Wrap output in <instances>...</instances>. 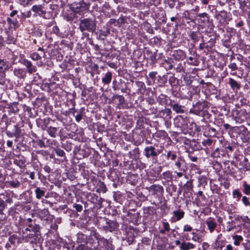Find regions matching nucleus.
I'll use <instances>...</instances> for the list:
<instances>
[{
	"label": "nucleus",
	"instance_id": "1",
	"mask_svg": "<svg viewBox=\"0 0 250 250\" xmlns=\"http://www.w3.org/2000/svg\"><path fill=\"white\" fill-rule=\"evenodd\" d=\"M79 29L82 32L85 30L89 32L93 31L96 29V24L90 19H84L80 21Z\"/></svg>",
	"mask_w": 250,
	"mask_h": 250
},
{
	"label": "nucleus",
	"instance_id": "2",
	"mask_svg": "<svg viewBox=\"0 0 250 250\" xmlns=\"http://www.w3.org/2000/svg\"><path fill=\"white\" fill-rule=\"evenodd\" d=\"M94 249L97 250H112V246L109 242L104 238H99L97 242H95Z\"/></svg>",
	"mask_w": 250,
	"mask_h": 250
},
{
	"label": "nucleus",
	"instance_id": "3",
	"mask_svg": "<svg viewBox=\"0 0 250 250\" xmlns=\"http://www.w3.org/2000/svg\"><path fill=\"white\" fill-rule=\"evenodd\" d=\"M193 185L192 180L188 181L183 186V196L186 199H189L192 195Z\"/></svg>",
	"mask_w": 250,
	"mask_h": 250
},
{
	"label": "nucleus",
	"instance_id": "4",
	"mask_svg": "<svg viewBox=\"0 0 250 250\" xmlns=\"http://www.w3.org/2000/svg\"><path fill=\"white\" fill-rule=\"evenodd\" d=\"M103 227L105 231L112 232L118 229L119 225L116 221L107 219Z\"/></svg>",
	"mask_w": 250,
	"mask_h": 250
},
{
	"label": "nucleus",
	"instance_id": "5",
	"mask_svg": "<svg viewBox=\"0 0 250 250\" xmlns=\"http://www.w3.org/2000/svg\"><path fill=\"white\" fill-rule=\"evenodd\" d=\"M146 189L153 195H161L164 192L163 187L158 184H154L149 187H146Z\"/></svg>",
	"mask_w": 250,
	"mask_h": 250
},
{
	"label": "nucleus",
	"instance_id": "6",
	"mask_svg": "<svg viewBox=\"0 0 250 250\" xmlns=\"http://www.w3.org/2000/svg\"><path fill=\"white\" fill-rule=\"evenodd\" d=\"M89 4H86L83 1H81L79 3H76L73 6V9L75 13L81 14L88 10Z\"/></svg>",
	"mask_w": 250,
	"mask_h": 250
},
{
	"label": "nucleus",
	"instance_id": "7",
	"mask_svg": "<svg viewBox=\"0 0 250 250\" xmlns=\"http://www.w3.org/2000/svg\"><path fill=\"white\" fill-rule=\"evenodd\" d=\"M204 109V105L201 102H197L193 104L192 108L189 110V113L196 115H200Z\"/></svg>",
	"mask_w": 250,
	"mask_h": 250
},
{
	"label": "nucleus",
	"instance_id": "8",
	"mask_svg": "<svg viewBox=\"0 0 250 250\" xmlns=\"http://www.w3.org/2000/svg\"><path fill=\"white\" fill-rule=\"evenodd\" d=\"M144 154L147 158L150 157H155L158 156V153L154 146H146L144 149Z\"/></svg>",
	"mask_w": 250,
	"mask_h": 250
},
{
	"label": "nucleus",
	"instance_id": "9",
	"mask_svg": "<svg viewBox=\"0 0 250 250\" xmlns=\"http://www.w3.org/2000/svg\"><path fill=\"white\" fill-rule=\"evenodd\" d=\"M206 224L210 233H212L217 227L216 219L213 217H208L206 220Z\"/></svg>",
	"mask_w": 250,
	"mask_h": 250
},
{
	"label": "nucleus",
	"instance_id": "10",
	"mask_svg": "<svg viewBox=\"0 0 250 250\" xmlns=\"http://www.w3.org/2000/svg\"><path fill=\"white\" fill-rule=\"evenodd\" d=\"M39 215L42 220L48 221L54 218V216L51 215L47 208H44L39 211Z\"/></svg>",
	"mask_w": 250,
	"mask_h": 250
},
{
	"label": "nucleus",
	"instance_id": "11",
	"mask_svg": "<svg viewBox=\"0 0 250 250\" xmlns=\"http://www.w3.org/2000/svg\"><path fill=\"white\" fill-rule=\"evenodd\" d=\"M185 161L184 158L181 157H178L177 160L175 163V166L178 169V170L185 172L186 171V167L185 166Z\"/></svg>",
	"mask_w": 250,
	"mask_h": 250
},
{
	"label": "nucleus",
	"instance_id": "12",
	"mask_svg": "<svg viewBox=\"0 0 250 250\" xmlns=\"http://www.w3.org/2000/svg\"><path fill=\"white\" fill-rule=\"evenodd\" d=\"M189 53L191 55H192L193 56H190L188 58V60L187 61V62L188 64L193 65V66H197L199 64V61L198 58L196 57V54L195 51H193L192 54V51L190 49L189 50Z\"/></svg>",
	"mask_w": 250,
	"mask_h": 250
},
{
	"label": "nucleus",
	"instance_id": "13",
	"mask_svg": "<svg viewBox=\"0 0 250 250\" xmlns=\"http://www.w3.org/2000/svg\"><path fill=\"white\" fill-rule=\"evenodd\" d=\"M173 57L178 61H182L186 59L187 55L186 53L182 50L178 49L174 51Z\"/></svg>",
	"mask_w": 250,
	"mask_h": 250
},
{
	"label": "nucleus",
	"instance_id": "14",
	"mask_svg": "<svg viewBox=\"0 0 250 250\" xmlns=\"http://www.w3.org/2000/svg\"><path fill=\"white\" fill-rule=\"evenodd\" d=\"M171 113L172 111L170 108H166L164 109L161 110L159 112V116L165 120H168L171 119Z\"/></svg>",
	"mask_w": 250,
	"mask_h": 250
},
{
	"label": "nucleus",
	"instance_id": "15",
	"mask_svg": "<svg viewBox=\"0 0 250 250\" xmlns=\"http://www.w3.org/2000/svg\"><path fill=\"white\" fill-rule=\"evenodd\" d=\"M179 248L181 250H190L195 249V245L189 242L183 241Z\"/></svg>",
	"mask_w": 250,
	"mask_h": 250
},
{
	"label": "nucleus",
	"instance_id": "16",
	"mask_svg": "<svg viewBox=\"0 0 250 250\" xmlns=\"http://www.w3.org/2000/svg\"><path fill=\"white\" fill-rule=\"evenodd\" d=\"M32 10L40 16H42L46 13L45 11L43 10V6L41 4L33 5L32 7Z\"/></svg>",
	"mask_w": 250,
	"mask_h": 250
},
{
	"label": "nucleus",
	"instance_id": "17",
	"mask_svg": "<svg viewBox=\"0 0 250 250\" xmlns=\"http://www.w3.org/2000/svg\"><path fill=\"white\" fill-rule=\"evenodd\" d=\"M135 83L138 87L137 93L143 95L146 91V85L144 83L141 81H137Z\"/></svg>",
	"mask_w": 250,
	"mask_h": 250
},
{
	"label": "nucleus",
	"instance_id": "18",
	"mask_svg": "<svg viewBox=\"0 0 250 250\" xmlns=\"http://www.w3.org/2000/svg\"><path fill=\"white\" fill-rule=\"evenodd\" d=\"M112 78V74L111 72L106 73L102 79V82L104 84H108L110 83Z\"/></svg>",
	"mask_w": 250,
	"mask_h": 250
},
{
	"label": "nucleus",
	"instance_id": "19",
	"mask_svg": "<svg viewBox=\"0 0 250 250\" xmlns=\"http://www.w3.org/2000/svg\"><path fill=\"white\" fill-rule=\"evenodd\" d=\"M242 186L243 187V192L246 195H250V184L246 181H243Z\"/></svg>",
	"mask_w": 250,
	"mask_h": 250
},
{
	"label": "nucleus",
	"instance_id": "20",
	"mask_svg": "<svg viewBox=\"0 0 250 250\" xmlns=\"http://www.w3.org/2000/svg\"><path fill=\"white\" fill-rule=\"evenodd\" d=\"M24 64L26 66L28 69V72L32 73L36 71V68L35 66L32 65V63L28 60H24Z\"/></svg>",
	"mask_w": 250,
	"mask_h": 250
},
{
	"label": "nucleus",
	"instance_id": "21",
	"mask_svg": "<svg viewBox=\"0 0 250 250\" xmlns=\"http://www.w3.org/2000/svg\"><path fill=\"white\" fill-rule=\"evenodd\" d=\"M172 109L177 113H184L185 110L184 109V106L179 105L178 104H174L171 105Z\"/></svg>",
	"mask_w": 250,
	"mask_h": 250
},
{
	"label": "nucleus",
	"instance_id": "22",
	"mask_svg": "<svg viewBox=\"0 0 250 250\" xmlns=\"http://www.w3.org/2000/svg\"><path fill=\"white\" fill-rule=\"evenodd\" d=\"M191 234L192 235V240L194 242L201 243L204 240L203 235H200L195 232H192Z\"/></svg>",
	"mask_w": 250,
	"mask_h": 250
},
{
	"label": "nucleus",
	"instance_id": "23",
	"mask_svg": "<svg viewBox=\"0 0 250 250\" xmlns=\"http://www.w3.org/2000/svg\"><path fill=\"white\" fill-rule=\"evenodd\" d=\"M35 193L36 195V198L38 199H40L42 197L44 196L45 190L39 187H38L36 188L35 190Z\"/></svg>",
	"mask_w": 250,
	"mask_h": 250
},
{
	"label": "nucleus",
	"instance_id": "24",
	"mask_svg": "<svg viewBox=\"0 0 250 250\" xmlns=\"http://www.w3.org/2000/svg\"><path fill=\"white\" fill-rule=\"evenodd\" d=\"M174 216L176 217V221H179L184 217L185 212L184 211L179 209L173 211Z\"/></svg>",
	"mask_w": 250,
	"mask_h": 250
},
{
	"label": "nucleus",
	"instance_id": "25",
	"mask_svg": "<svg viewBox=\"0 0 250 250\" xmlns=\"http://www.w3.org/2000/svg\"><path fill=\"white\" fill-rule=\"evenodd\" d=\"M157 102L161 105H166L167 104V99L166 95L161 94L157 99Z\"/></svg>",
	"mask_w": 250,
	"mask_h": 250
},
{
	"label": "nucleus",
	"instance_id": "26",
	"mask_svg": "<svg viewBox=\"0 0 250 250\" xmlns=\"http://www.w3.org/2000/svg\"><path fill=\"white\" fill-rule=\"evenodd\" d=\"M171 152H172L171 151L169 150L167 152V154L164 153V154H162L160 156V160H161V163L162 165H164L165 164H166V160H164L165 157H166L167 160H169V159H170Z\"/></svg>",
	"mask_w": 250,
	"mask_h": 250
},
{
	"label": "nucleus",
	"instance_id": "27",
	"mask_svg": "<svg viewBox=\"0 0 250 250\" xmlns=\"http://www.w3.org/2000/svg\"><path fill=\"white\" fill-rule=\"evenodd\" d=\"M229 84L232 89H239L241 87L240 84L232 78H229Z\"/></svg>",
	"mask_w": 250,
	"mask_h": 250
},
{
	"label": "nucleus",
	"instance_id": "28",
	"mask_svg": "<svg viewBox=\"0 0 250 250\" xmlns=\"http://www.w3.org/2000/svg\"><path fill=\"white\" fill-rule=\"evenodd\" d=\"M47 131L51 137L55 138L56 136L57 128L55 127L50 126L47 128Z\"/></svg>",
	"mask_w": 250,
	"mask_h": 250
},
{
	"label": "nucleus",
	"instance_id": "29",
	"mask_svg": "<svg viewBox=\"0 0 250 250\" xmlns=\"http://www.w3.org/2000/svg\"><path fill=\"white\" fill-rule=\"evenodd\" d=\"M234 240V244L235 246H238L240 245V242L243 240V237L241 235H235L232 237Z\"/></svg>",
	"mask_w": 250,
	"mask_h": 250
},
{
	"label": "nucleus",
	"instance_id": "30",
	"mask_svg": "<svg viewBox=\"0 0 250 250\" xmlns=\"http://www.w3.org/2000/svg\"><path fill=\"white\" fill-rule=\"evenodd\" d=\"M183 80L187 85H190L192 83V78L189 75H185L183 77Z\"/></svg>",
	"mask_w": 250,
	"mask_h": 250
},
{
	"label": "nucleus",
	"instance_id": "31",
	"mask_svg": "<svg viewBox=\"0 0 250 250\" xmlns=\"http://www.w3.org/2000/svg\"><path fill=\"white\" fill-rule=\"evenodd\" d=\"M235 228V226L234 224L233 221H229L227 223L226 231L230 232Z\"/></svg>",
	"mask_w": 250,
	"mask_h": 250
},
{
	"label": "nucleus",
	"instance_id": "32",
	"mask_svg": "<svg viewBox=\"0 0 250 250\" xmlns=\"http://www.w3.org/2000/svg\"><path fill=\"white\" fill-rule=\"evenodd\" d=\"M98 239V238H97L95 240L92 237H89L86 242L87 245H89L90 249L94 250L95 249H94V245H95V242H97Z\"/></svg>",
	"mask_w": 250,
	"mask_h": 250
},
{
	"label": "nucleus",
	"instance_id": "33",
	"mask_svg": "<svg viewBox=\"0 0 250 250\" xmlns=\"http://www.w3.org/2000/svg\"><path fill=\"white\" fill-rule=\"evenodd\" d=\"M162 176L163 179L168 180L172 178V172L169 170L166 171L162 173Z\"/></svg>",
	"mask_w": 250,
	"mask_h": 250
},
{
	"label": "nucleus",
	"instance_id": "34",
	"mask_svg": "<svg viewBox=\"0 0 250 250\" xmlns=\"http://www.w3.org/2000/svg\"><path fill=\"white\" fill-rule=\"evenodd\" d=\"M98 186L99 187L100 190L103 193H105L107 189L105 184L101 181H99L98 183Z\"/></svg>",
	"mask_w": 250,
	"mask_h": 250
},
{
	"label": "nucleus",
	"instance_id": "35",
	"mask_svg": "<svg viewBox=\"0 0 250 250\" xmlns=\"http://www.w3.org/2000/svg\"><path fill=\"white\" fill-rule=\"evenodd\" d=\"M232 196L233 198H237L238 200H239L242 196V194L239 189H236L233 190Z\"/></svg>",
	"mask_w": 250,
	"mask_h": 250
},
{
	"label": "nucleus",
	"instance_id": "36",
	"mask_svg": "<svg viewBox=\"0 0 250 250\" xmlns=\"http://www.w3.org/2000/svg\"><path fill=\"white\" fill-rule=\"evenodd\" d=\"M8 184L15 188H19L21 185L20 182L17 180L10 181L8 182Z\"/></svg>",
	"mask_w": 250,
	"mask_h": 250
},
{
	"label": "nucleus",
	"instance_id": "37",
	"mask_svg": "<svg viewBox=\"0 0 250 250\" xmlns=\"http://www.w3.org/2000/svg\"><path fill=\"white\" fill-rule=\"evenodd\" d=\"M30 58L34 61H37L41 59V57L37 52H34L30 55Z\"/></svg>",
	"mask_w": 250,
	"mask_h": 250
},
{
	"label": "nucleus",
	"instance_id": "38",
	"mask_svg": "<svg viewBox=\"0 0 250 250\" xmlns=\"http://www.w3.org/2000/svg\"><path fill=\"white\" fill-rule=\"evenodd\" d=\"M208 42L210 43V44L209 45H208V44L206 45L205 44V48H206L207 49L208 52L210 51V50L211 49V48L213 46V44H214V43L215 42L214 40H213L212 39H211L208 41Z\"/></svg>",
	"mask_w": 250,
	"mask_h": 250
},
{
	"label": "nucleus",
	"instance_id": "39",
	"mask_svg": "<svg viewBox=\"0 0 250 250\" xmlns=\"http://www.w3.org/2000/svg\"><path fill=\"white\" fill-rule=\"evenodd\" d=\"M55 151L56 154L59 157H63L65 154L64 151L60 148H57Z\"/></svg>",
	"mask_w": 250,
	"mask_h": 250
},
{
	"label": "nucleus",
	"instance_id": "40",
	"mask_svg": "<svg viewBox=\"0 0 250 250\" xmlns=\"http://www.w3.org/2000/svg\"><path fill=\"white\" fill-rule=\"evenodd\" d=\"M8 64L5 62L1 60V71H4L7 70L8 68Z\"/></svg>",
	"mask_w": 250,
	"mask_h": 250
},
{
	"label": "nucleus",
	"instance_id": "41",
	"mask_svg": "<svg viewBox=\"0 0 250 250\" xmlns=\"http://www.w3.org/2000/svg\"><path fill=\"white\" fill-rule=\"evenodd\" d=\"M162 225L163 228L165 230H167V232H169L170 230V228L169 227V223L167 222H163Z\"/></svg>",
	"mask_w": 250,
	"mask_h": 250
},
{
	"label": "nucleus",
	"instance_id": "42",
	"mask_svg": "<svg viewBox=\"0 0 250 250\" xmlns=\"http://www.w3.org/2000/svg\"><path fill=\"white\" fill-rule=\"evenodd\" d=\"M18 240V237L15 234H13L12 235H11L9 238V242L11 243V244H15L16 241Z\"/></svg>",
	"mask_w": 250,
	"mask_h": 250
},
{
	"label": "nucleus",
	"instance_id": "43",
	"mask_svg": "<svg viewBox=\"0 0 250 250\" xmlns=\"http://www.w3.org/2000/svg\"><path fill=\"white\" fill-rule=\"evenodd\" d=\"M73 207L76 209L78 212H81L83 210V206L80 204H74Z\"/></svg>",
	"mask_w": 250,
	"mask_h": 250
},
{
	"label": "nucleus",
	"instance_id": "44",
	"mask_svg": "<svg viewBox=\"0 0 250 250\" xmlns=\"http://www.w3.org/2000/svg\"><path fill=\"white\" fill-rule=\"evenodd\" d=\"M242 201L246 206L250 205V203L249 202V198L245 196L242 197Z\"/></svg>",
	"mask_w": 250,
	"mask_h": 250
},
{
	"label": "nucleus",
	"instance_id": "45",
	"mask_svg": "<svg viewBox=\"0 0 250 250\" xmlns=\"http://www.w3.org/2000/svg\"><path fill=\"white\" fill-rule=\"evenodd\" d=\"M189 37H190L192 41H193L194 42H196L197 41V35H196V33L195 32H194V31L191 32L190 33Z\"/></svg>",
	"mask_w": 250,
	"mask_h": 250
},
{
	"label": "nucleus",
	"instance_id": "46",
	"mask_svg": "<svg viewBox=\"0 0 250 250\" xmlns=\"http://www.w3.org/2000/svg\"><path fill=\"white\" fill-rule=\"evenodd\" d=\"M52 32L57 36L60 35V29L57 26H54L53 27Z\"/></svg>",
	"mask_w": 250,
	"mask_h": 250
},
{
	"label": "nucleus",
	"instance_id": "47",
	"mask_svg": "<svg viewBox=\"0 0 250 250\" xmlns=\"http://www.w3.org/2000/svg\"><path fill=\"white\" fill-rule=\"evenodd\" d=\"M192 230V228L190 226H189L188 225H184V228H183V231L184 232H186V231L190 232Z\"/></svg>",
	"mask_w": 250,
	"mask_h": 250
},
{
	"label": "nucleus",
	"instance_id": "48",
	"mask_svg": "<svg viewBox=\"0 0 250 250\" xmlns=\"http://www.w3.org/2000/svg\"><path fill=\"white\" fill-rule=\"evenodd\" d=\"M14 73L16 76L21 77L22 76V71L21 69H15Z\"/></svg>",
	"mask_w": 250,
	"mask_h": 250
},
{
	"label": "nucleus",
	"instance_id": "49",
	"mask_svg": "<svg viewBox=\"0 0 250 250\" xmlns=\"http://www.w3.org/2000/svg\"><path fill=\"white\" fill-rule=\"evenodd\" d=\"M228 67L231 69V71H235L237 69V66L236 63L234 62L229 64L228 65Z\"/></svg>",
	"mask_w": 250,
	"mask_h": 250
},
{
	"label": "nucleus",
	"instance_id": "50",
	"mask_svg": "<svg viewBox=\"0 0 250 250\" xmlns=\"http://www.w3.org/2000/svg\"><path fill=\"white\" fill-rule=\"evenodd\" d=\"M212 140L210 139H208L207 140H204L202 142V144L203 146H207V145L210 146L212 144Z\"/></svg>",
	"mask_w": 250,
	"mask_h": 250
},
{
	"label": "nucleus",
	"instance_id": "51",
	"mask_svg": "<svg viewBox=\"0 0 250 250\" xmlns=\"http://www.w3.org/2000/svg\"><path fill=\"white\" fill-rule=\"evenodd\" d=\"M116 98L119 100L120 104H123L125 102V99L123 96L116 95Z\"/></svg>",
	"mask_w": 250,
	"mask_h": 250
},
{
	"label": "nucleus",
	"instance_id": "52",
	"mask_svg": "<svg viewBox=\"0 0 250 250\" xmlns=\"http://www.w3.org/2000/svg\"><path fill=\"white\" fill-rule=\"evenodd\" d=\"M32 0H21V3L24 6H25L29 4H31Z\"/></svg>",
	"mask_w": 250,
	"mask_h": 250
},
{
	"label": "nucleus",
	"instance_id": "53",
	"mask_svg": "<svg viewBox=\"0 0 250 250\" xmlns=\"http://www.w3.org/2000/svg\"><path fill=\"white\" fill-rule=\"evenodd\" d=\"M3 8L4 9L9 8L10 10H11L13 9V5L10 2H8L7 4H5L3 5Z\"/></svg>",
	"mask_w": 250,
	"mask_h": 250
},
{
	"label": "nucleus",
	"instance_id": "54",
	"mask_svg": "<svg viewBox=\"0 0 250 250\" xmlns=\"http://www.w3.org/2000/svg\"><path fill=\"white\" fill-rule=\"evenodd\" d=\"M82 119V114L79 113L75 116V120L77 122H79Z\"/></svg>",
	"mask_w": 250,
	"mask_h": 250
},
{
	"label": "nucleus",
	"instance_id": "55",
	"mask_svg": "<svg viewBox=\"0 0 250 250\" xmlns=\"http://www.w3.org/2000/svg\"><path fill=\"white\" fill-rule=\"evenodd\" d=\"M202 41H203V42L202 43H201L199 46V49L200 50H203L204 48H205V44H206V43L205 42L203 39Z\"/></svg>",
	"mask_w": 250,
	"mask_h": 250
},
{
	"label": "nucleus",
	"instance_id": "56",
	"mask_svg": "<svg viewBox=\"0 0 250 250\" xmlns=\"http://www.w3.org/2000/svg\"><path fill=\"white\" fill-rule=\"evenodd\" d=\"M157 74V72H154V71H152V72H150L149 73V77L152 79H154L155 78V77H156V75Z\"/></svg>",
	"mask_w": 250,
	"mask_h": 250
},
{
	"label": "nucleus",
	"instance_id": "57",
	"mask_svg": "<svg viewBox=\"0 0 250 250\" xmlns=\"http://www.w3.org/2000/svg\"><path fill=\"white\" fill-rule=\"evenodd\" d=\"M209 247V245L207 242L202 243V248L203 250H207Z\"/></svg>",
	"mask_w": 250,
	"mask_h": 250
},
{
	"label": "nucleus",
	"instance_id": "58",
	"mask_svg": "<svg viewBox=\"0 0 250 250\" xmlns=\"http://www.w3.org/2000/svg\"><path fill=\"white\" fill-rule=\"evenodd\" d=\"M176 81V78L174 77H170L168 80L169 83L170 85H172L173 83H174L175 81Z\"/></svg>",
	"mask_w": 250,
	"mask_h": 250
},
{
	"label": "nucleus",
	"instance_id": "59",
	"mask_svg": "<svg viewBox=\"0 0 250 250\" xmlns=\"http://www.w3.org/2000/svg\"><path fill=\"white\" fill-rule=\"evenodd\" d=\"M43 169L46 172L48 173H50L51 171V169L48 166H45L43 167Z\"/></svg>",
	"mask_w": 250,
	"mask_h": 250
},
{
	"label": "nucleus",
	"instance_id": "60",
	"mask_svg": "<svg viewBox=\"0 0 250 250\" xmlns=\"http://www.w3.org/2000/svg\"><path fill=\"white\" fill-rule=\"evenodd\" d=\"M189 158L190 160L192 162H196L197 161V157L196 156H189Z\"/></svg>",
	"mask_w": 250,
	"mask_h": 250
},
{
	"label": "nucleus",
	"instance_id": "61",
	"mask_svg": "<svg viewBox=\"0 0 250 250\" xmlns=\"http://www.w3.org/2000/svg\"><path fill=\"white\" fill-rule=\"evenodd\" d=\"M176 158H177L176 154L175 153H171L170 159L172 161H174V160H175Z\"/></svg>",
	"mask_w": 250,
	"mask_h": 250
},
{
	"label": "nucleus",
	"instance_id": "62",
	"mask_svg": "<svg viewBox=\"0 0 250 250\" xmlns=\"http://www.w3.org/2000/svg\"><path fill=\"white\" fill-rule=\"evenodd\" d=\"M107 65H108L109 67H111V68H115L116 67V64H115V63H114V62H107Z\"/></svg>",
	"mask_w": 250,
	"mask_h": 250
},
{
	"label": "nucleus",
	"instance_id": "63",
	"mask_svg": "<svg viewBox=\"0 0 250 250\" xmlns=\"http://www.w3.org/2000/svg\"><path fill=\"white\" fill-rule=\"evenodd\" d=\"M224 250H233V247L230 244H229L226 246Z\"/></svg>",
	"mask_w": 250,
	"mask_h": 250
},
{
	"label": "nucleus",
	"instance_id": "64",
	"mask_svg": "<svg viewBox=\"0 0 250 250\" xmlns=\"http://www.w3.org/2000/svg\"><path fill=\"white\" fill-rule=\"evenodd\" d=\"M147 102L150 104H153L155 103L154 100L153 99H152V98H150L148 99Z\"/></svg>",
	"mask_w": 250,
	"mask_h": 250
}]
</instances>
